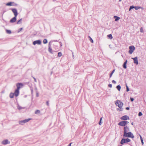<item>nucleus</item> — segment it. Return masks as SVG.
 <instances>
[{
  "instance_id": "nucleus-49",
  "label": "nucleus",
  "mask_w": 146,
  "mask_h": 146,
  "mask_svg": "<svg viewBox=\"0 0 146 146\" xmlns=\"http://www.w3.org/2000/svg\"><path fill=\"white\" fill-rule=\"evenodd\" d=\"M72 143H70L67 146H71V144Z\"/></svg>"
},
{
  "instance_id": "nucleus-39",
  "label": "nucleus",
  "mask_w": 146,
  "mask_h": 146,
  "mask_svg": "<svg viewBox=\"0 0 146 146\" xmlns=\"http://www.w3.org/2000/svg\"><path fill=\"white\" fill-rule=\"evenodd\" d=\"M130 100L131 102H133L134 100V99L133 98H130Z\"/></svg>"
},
{
  "instance_id": "nucleus-45",
  "label": "nucleus",
  "mask_w": 146,
  "mask_h": 146,
  "mask_svg": "<svg viewBox=\"0 0 146 146\" xmlns=\"http://www.w3.org/2000/svg\"><path fill=\"white\" fill-rule=\"evenodd\" d=\"M108 36H112V35L111 34L108 35Z\"/></svg>"
},
{
  "instance_id": "nucleus-3",
  "label": "nucleus",
  "mask_w": 146,
  "mask_h": 146,
  "mask_svg": "<svg viewBox=\"0 0 146 146\" xmlns=\"http://www.w3.org/2000/svg\"><path fill=\"white\" fill-rule=\"evenodd\" d=\"M129 122L127 121H122L119 122L118 125L122 126H125L127 123H129Z\"/></svg>"
},
{
  "instance_id": "nucleus-16",
  "label": "nucleus",
  "mask_w": 146,
  "mask_h": 146,
  "mask_svg": "<svg viewBox=\"0 0 146 146\" xmlns=\"http://www.w3.org/2000/svg\"><path fill=\"white\" fill-rule=\"evenodd\" d=\"M16 17L15 16L14 17L12 18L10 21V22L11 23H14L15 22L16 20Z\"/></svg>"
},
{
  "instance_id": "nucleus-15",
  "label": "nucleus",
  "mask_w": 146,
  "mask_h": 146,
  "mask_svg": "<svg viewBox=\"0 0 146 146\" xmlns=\"http://www.w3.org/2000/svg\"><path fill=\"white\" fill-rule=\"evenodd\" d=\"M48 51L50 53L53 54L52 50L51 48V44L50 42L48 44Z\"/></svg>"
},
{
  "instance_id": "nucleus-50",
  "label": "nucleus",
  "mask_w": 146,
  "mask_h": 146,
  "mask_svg": "<svg viewBox=\"0 0 146 146\" xmlns=\"http://www.w3.org/2000/svg\"><path fill=\"white\" fill-rule=\"evenodd\" d=\"M109 46L110 47H111L110 45H109Z\"/></svg>"
},
{
  "instance_id": "nucleus-7",
  "label": "nucleus",
  "mask_w": 146,
  "mask_h": 146,
  "mask_svg": "<svg viewBox=\"0 0 146 146\" xmlns=\"http://www.w3.org/2000/svg\"><path fill=\"white\" fill-rule=\"evenodd\" d=\"M115 104L117 106H118L119 108H121L123 105V103L119 100L117 101V102L115 103Z\"/></svg>"
},
{
  "instance_id": "nucleus-25",
  "label": "nucleus",
  "mask_w": 146,
  "mask_h": 146,
  "mask_svg": "<svg viewBox=\"0 0 146 146\" xmlns=\"http://www.w3.org/2000/svg\"><path fill=\"white\" fill-rule=\"evenodd\" d=\"M62 54L60 52H59L58 54V56L59 57H60L62 56Z\"/></svg>"
},
{
  "instance_id": "nucleus-48",
  "label": "nucleus",
  "mask_w": 146,
  "mask_h": 146,
  "mask_svg": "<svg viewBox=\"0 0 146 146\" xmlns=\"http://www.w3.org/2000/svg\"><path fill=\"white\" fill-rule=\"evenodd\" d=\"M36 96L37 97H38V93H37L36 94Z\"/></svg>"
},
{
  "instance_id": "nucleus-27",
  "label": "nucleus",
  "mask_w": 146,
  "mask_h": 146,
  "mask_svg": "<svg viewBox=\"0 0 146 146\" xmlns=\"http://www.w3.org/2000/svg\"><path fill=\"white\" fill-rule=\"evenodd\" d=\"M89 40L90 41V42H93V40L91 38V37H88Z\"/></svg>"
},
{
  "instance_id": "nucleus-26",
  "label": "nucleus",
  "mask_w": 146,
  "mask_h": 146,
  "mask_svg": "<svg viewBox=\"0 0 146 146\" xmlns=\"http://www.w3.org/2000/svg\"><path fill=\"white\" fill-rule=\"evenodd\" d=\"M123 66V67L124 68H125V69L126 68H127L126 64L124 63Z\"/></svg>"
},
{
  "instance_id": "nucleus-17",
  "label": "nucleus",
  "mask_w": 146,
  "mask_h": 146,
  "mask_svg": "<svg viewBox=\"0 0 146 146\" xmlns=\"http://www.w3.org/2000/svg\"><path fill=\"white\" fill-rule=\"evenodd\" d=\"M14 3L13 2H9L8 3H7L6 4V5L7 6H12V5H14Z\"/></svg>"
},
{
  "instance_id": "nucleus-13",
  "label": "nucleus",
  "mask_w": 146,
  "mask_h": 146,
  "mask_svg": "<svg viewBox=\"0 0 146 146\" xmlns=\"http://www.w3.org/2000/svg\"><path fill=\"white\" fill-rule=\"evenodd\" d=\"M133 60V62L134 63L137 65L138 64V61L137 59V57H136L134 58H132Z\"/></svg>"
},
{
  "instance_id": "nucleus-24",
  "label": "nucleus",
  "mask_w": 146,
  "mask_h": 146,
  "mask_svg": "<svg viewBox=\"0 0 146 146\" xmlns=\"http://www.w3.org/2000/svg\"><path fill=\"white\" fill-rule=\"evenodd\" d=\"M140 137L141 140V142L142 144V145H143V143H143V139H142V137H141V135H140Z\"/></svg>"
},
{
  "instance_id": "nucleus-28",
  "label": "nucleus",
  "mask_w": 146,
  "mask_h": 146,
  "mask_svg": "<svg viewBox=\"0 0 146 146\" xmlns=\"http://www.w3.org/2000/svg\"><path fill=\"white\" fill-rule=\"evenodd\" d=\"M43 42L44 44H46L47 43V40L46 39H44L43 40Z\"/></svg>"
},
{
  "instance_id": "nucleus-40",
  "label": "nucleus",
  "mask_w": 146,
  "mask_h": 146,
  "mask_svg": "<svg viewBox=\"0 0 146 146\" xmlns=\"http://www.w3.org/2000/svg\"><path fill=\"white\" fill-rule=\"evenodd\" d=\"M33 78H34V81L35 82H36L37 81H36V79L34 78V77H33Z\"/></svg>"
},
{
  "instance_id": "nucleus-11",
  "label": "nucleus",
  "mask_w": 146,
  "mask_h": 146,
  "mask_svg": "<svg viewBox=\"0 0 146 146\" xmlns=\"http://www.w3.org/2000/svg\"><path fill=\"white\" fill-rule=\"evenodd\" d=\"M9 143L10 142L7 139L4 140H3L2 142V143L3 145H5L8 144H9Z\"/></svg>"
},
{
  "instance_id": "nucleus-38",
  "label": "nucleus",
  "mask_w": 146,
  "mask_h": 146,
  "mask_svg": "<svg viewBox=\"0 0 146 146\" xmlns=\"http://www.w3.org/2000/svg\"><path fill=\"white\" fill-rule=\"evenodd\" d=\"M108 86L109 87L111 88L112 86V85L111 84H109L108 85Z\"/></svg>"
},
{
  "instance_id": "nucleus-21",
  "label": "nucleus",
  "mask_w": 146,
  "mask_h": 146,
  "mask_svg": "<svg viewBox=\"0 0 146 146\" xmlns=\"http://www.w3.org/2000/svg\"><path fill=\"white\" fill-rule=\"evenodd\" d=\"M40 113V111L39 110H36L35 112V113L36 114H39Z\"/></svg>"
},
{
  "instance_id": "nucleus-19",
  "label": "nucleus",
  "mask_w": 146,
  "mask_h": 146,
  "mask_svg": "<svg viewBox=\"0 0 146 146\" xmlns=\"http://www.w3.org/2000/svg\"><path fill=\"white\" fill-rule=\"evenodd\" d=\"M114 18H115V21H117L120 19L119 17H117L115 16L114 17Z\"/></svg>"
},
{
  "instance_id": "nucleus-51",
  "label": "nucleus",
  "mask_w": 146,
  "mask_h": 146,
  "mask_svg": "<svg viewBox=\"0 0 146 146\" xmlns=\"http://www.w3.org/2000/svg\"><path fill=\"white\" fill-rule=\"evenodd\" d=\"M109 46L110 47H111L110 45H109Z\"/></svg>"
},
{
  "instance_id": "nucleus-34",
  "label": "nucleus",
  "mask_w": 146,
  "mask_h": 146,
  "mask_svg": "<svg viewBox=\"0 0 146 146\" xmlns=\"http://www.w3.org/2000/svg\"><path fill=\"white\" fill-rule=\"evenodd\" d=\"M102 117L100 119V122H99V124L100 125H101V121H102Z\"/></svg>"
},
{
  "instance_id": "nucleus-8",
  "label": "nucleus",
  "mask_w": 146,
  "mask_h": 146,
  "mask_svg": "<svg viewBox=\"0 0 146 146\" xmlns=\"http://www.w3.org/2000/svg\"><path fill=\"white\" fill-rule=\"evenodd\" d=\"M123 130V134L129 132L130 131L129 127L127 126L124 127Z\"/></svg>"
},
{
  "instance_id": "nucleus-18",
  "label": "nucleus",
  "mask_w": 146,
  "mask_h": 146,
  "mask_svg": "<svg viewBox=\"0 0 146 146\" xmlns=\"http://www.w3.org/2000/svg\"><path fill=\"white\" fill-rule=\"evenodd\" d=\"M15 95L13 93H11L9 95L10 97L11 98H13L14 97V96Z\"/></svg>"
},
{
  "instance_id": "nucleus-41",
  "label": "nucleus",
  "mask_w": 146,
  "mask_h": 146,
  "mask_svg": "<svg viewBox=\"0 0 146 146\" xmlns=\"http://www.w3.org/2000/svg\"><path fill=\"white\" fill-rule=\"evenodd\" d=\"M46 103V105H47L48 106H49V103H48V101H47Z\"/></svg>"
},
{
  "instance_id": "nucleus-47",
  "label": "nucleus",
  "mask_w": 146,
  "mask_h": 146,
  "mask_svg": "<svg viewBox=\"0 0 146 146\" xmlns=\"http://www.w3.org/2000/svg\"><path fill=\"white\" fill-rule=\"evenodd\" d=\"M113 38V37H109L108 38L110 39H111Z\"/></svg>"
},
{
  "instance_id": "nucleus-44",
  "label": "nucleus",
  "mask_w": 146,
  "mask_h": 146,
  "mask_svg": "<svg viewBox=\"0 0 146 146\" xmlns=\"http://www.w3.org/2000/svg\"><path fill=\"white\" fill-rule=\"evenodd\" d=\"M120 108L118 109V110L119 111H121L122 110L121 108Z\"/></svg>"
},
{
  "instance_id": "nucleus-37",
  "label": "nucleus",
  "mask_w": 146,
  "mask_h": 146,
  "mask_svg": "<svg viewBox=\"0 0 146 146\" xmlns=\"http://www.w3.org/2000/svg\"><path fill=\"white\" fill-rule=\"evenodd\" d=\"M112 82L114 84H115L116 83V82L114 80H113L112 81Z\"/></svg>"
},
{
  "instance_id": "nucleus-36",
  "label": "nucleus",
  "mask_w": 146,
  "mask_h": 146,
  "mask_svg": "<svg viewBox=\"0 0 146 146\" xmlns=\"http://www.w3.org/2000/svg\"><path fill=\"white\" fill-rule=\"evenodd\" d=\"M140 31L141 32H143V29L142 27H141L140 29Z\"/></svg>"
},
{
  "instance_id": "nucleus-6",
  "label": "nucleus",
  "mask_w": 146,
  "mask_h": 146,
  "mask_svg": "<svg viewBox=\"0 0 146 146\" xmlns=\"http://www.w3.org/2000/svg\"><path fill=\"white\" fill-rule=\"evenodd\" d=\"M129 53L130 54H131L132 53L133 51L135 49V48L133 46H131L129 47Z\"/></svg>"
},
{
  "instance_id": "nucleus-32",
  "label": "nucleus",
  "mask_w": 146,
  "mask_h": 146,
  "mask_svg": "<svg viewBox=\"0 0 146 146\" xmlns=\"http://www.w3.org/2000/svg\"><path fill=\"white\" fill-rule=\"evenodd\" d=\"M142 115V113L141 112H139V114H138V115L139 116H141Z\"/></svg>"
},
{
  "instance_id": "nucleus-35",
  "label": "nucleus",
  "mask_w": 146,
  "mask_h": 146,
  "mask_svg": "<svg viewBox=\"0 0 146 146\" xmlns=\"http://www.w3.org/2000/svg\"><path fill=\"white\" fill-rule=\"evenodd\" d=\"M22 29H23L22 28H21L19 29L18 31V32H20L22 30Z\"/></svg>"
},
{
  "instance_id": "nucleus-1",
  "label": "nucleus",
  "mask_w": 146,
  "mask_h": 146,
  "mask_svg": "<svg viewBox=\"0 0 146 146\" xmlns=\"http://www.w3.org/2000/svg\"><path fill=\"white\" fill-rule=\"evenodd\" d=\"M123 136L125 137H131L132 138L134 137L133 134L130 132H129L123 134Z\"/></svg>"
},
{
  "instance_id": "nucleus-2",
  "label": "nucleus",
  "mask_w": 146,
  "mask_h": 146,
  "mask_svg": "<svg viewBox=\"0 0 146 146\" xmlns=\"http://www.w3.org/2000/svg\"><path fill=\"white\" fill-rule=\"evenodd\" d=\"M31 119L30 118H28L23 120L19 121V124L20 125H23L25 123L29 122Z\"/></svg>"
},
{
  "instance_id": "nucleus-20",
  "label": "nucleus",
  "mask_w": 146,
  "mask_h": 146,
  "mask_svg": "<svg viewBox=\"0 0 146 146\" xmlns=\"http://www.w3.org/2000/svg\"><path fill=\"white\" fill-rule=\"evenodd\" d=\"M17 108L19 110H21V109H24L25 108L22 107L19 105H18L17 106Z\"/></svg>"
},
{
  "instance_id": "nucleus-22",
  "label": "nucleus",
  "mask_w": 146,
  "mask_h": 146,
  "mask_svg": "<svg viewBox=\"0 0 146 146\" xmlns=\"http://www.w3.org/2000/svg\"><path fill=\"white\" fill-rule=\"evenodd\" d=\"M116 88H117V89L119 91L120 90H121V86L120 85H118V86H117Z\"/></svg>"
},
{
  "instance_id": "nucleus-4",
  "label": "nucleus",
  "mask_w": 146,
  "mask_h": 146,
  "mask_svg": "<svg viewBox=\"0 0 146 146\" xmlns=\"http://www.w3.org/2000/svg\"><path fill=\"white\" fill-rule=\"evenodd\" d=\"M130 141V140L128 138L123 139H121L120 143L121 144H123L125 143H126L129 142Z\"/></svg>"
},
{
  "instance_id": "nucleus-42",
  "label": "nucleus",
  "mask_w": 146,
  "mask_h": 146,
  "mask_svg": "<svg viewBox=\"0 0 146 146\" xmlns=\"http://www.w3.org/2000/svg\"><path fill=\"white\" fill-rule=\"evenodd\" d=\"M134 8H135V9L136 10H137V9H138L139 8H138L137 7H134Z\"/></svg>"
},
{
  "instance_id": "nucleus-23",
  "label": "nucleus",
  "mask_w": 146,
  "mask_h": 146,
  "mask_svg": "<svg viewBox=\"0 0 146 146\" xmlns=\"http://www.w3.org/2000/svg\"><path fill=\"white\" fill-rule=\"evenodd\" d=\"M115 70L114 69L113 70L112 72L111 73V74H110V78H111V76H112L113 74V73L114 72H115Z\"/></svg>"
},
{
  "instance_id": "nucleus-14",
  "label": "nucleus",
  "mask_w": 146,
  "mask_h": 146,
  "mask_svg": "<svg viewBox=\"0 0 146 146\" xmlns=\"http://www.w3.org/2000/svg\"><path fill=\"white\" fill-rule=\"evenodd\" d=\"M12 10L13 13H14L15 16V17H17L18 15L17 10L16 9H12Z\"/></svg>"
},
{
  "instance_id": "nucleus-30",
  "label": "nucleus",
  "mask_w": 146,
  "mask_h": 146,
  "mask_svg": "<svg viewBox=\"0 0 146 146\" xmlns=\"http://www.w3.org/2000/svg\"><path fill=\"white\" fill-rule=\"evenodd\" d=\"M126 91L127 92H128L129 90V88L128 87L127 85V84H126Z\"/></svg>"
},
{
  "instance_id": "nucleus-54",
  "label": "nucleus",
  "mask_w": 146,
  "mask_h": 146,
  "mask_svg": "<svg viewBox=\"0 0 146 146\" xmlns=\"http://www.w3.org/2000/svg\"><path fill=\"white\" fill-rule=\"evenodd\" d=\"M122 146V145H119V146Z\"/></svg>"
},
{
  "instance_id": "nucleus-9",
  "label": "nucleus",
  "mask_w": 146,
  "mask_h": 146,
  "mask_svg": "<svg viewBox=\"0 0 146 146\" xmlns=\"http://www.w3.org/2000/svg\"><path fill=\"white\" fill-rule=\"evenodd\" d=\"M41 43V41L40 40H38L34 41L33 42V44L35 45L36 44L40 45Z\"/></svg>"
},
{
  "instance_id": "nucleus-33",
  "label": "nucleus",
  "mask_w": 146,
  "mask_h": 146,
  "mask_svg": "<svg viewBox=\"0 0 146 146\" xmlns=\"http://www.w3.org/2000/svg\"><path fill=\"white\" fill-rule=\"evenodd\" d=\"M134 8V7L133 6H130L129 9V10L130 11L131 9Z\"/></svg>"
},
{
  "instance_id": "nucleus-12",
  "label": "nucleus",
  "mask_w": 146,
  "mask_h": 146,
  "mask_svg": "<svg viewBox=\"0 0 146 146\" xmlns=\"http://www.w3.org/2000/svg\"><path fill=\"white\" fill-rule=\"evenodd\" d=\"M15 96L16 97H17L18 96L19 94V91L18 89H16L14 93H13Z\"/></svg>"
},
{
  "instance_id": "nucleus-31",
  "label": "nucleus",
  "mask_w": 146,
  "mask_h": 146,
  "mask_svg": "<svg viewBox=\"0 0 146 146\" xmlns=\"http://www.w3.org/2000/svg\"><path fill=\"white\" fill-rule=\"evenodd\" d=\"M21 21H22V19H20L18 21V22H17V24H20V23L21 22Z\"/></svg>"
},
{
  "instance_id": "nucleus-5",
  "label": "nucleus",
  "mask_w": 146,
  "mask_h": 146,
  "mask_svg": "<svg viewBox=\"0 0 146 146\" xmlns=\"http://www.w3.org/2000/svg\"><path fill=\"white\" fill-rule=\"evenodd\" d=\"M23 84L22 83H17L16 84L17 89L19 90L21 88H23Z\"/></svg>"
},
{
  "instance_id": "nucleus-10",
  "label": "nucleus",
  "mask_w": 146,
  "mask_h": 146,
  "mask_svg": "<svg viewBox=\"0 0 146 146\" xmlns=\"http://www.w3.org/2000/svg\"><path fill=\"white\" fill-rule=\"evenodd\" d=\"M121 120H127L129 119V117L127 115H125L123 116L121 118Z\"/></svg>"
},
{
  "instance_id": "nucleus-52",
  "label": "nucleus",
  "mask_w": 146,
  "mask_h": 146,
  "mask_svg": "<svg viewBox=\"0 0 146 146\" xmlns=\"http://www.w3.org/2000/svg\"><path fill=\"white\" fill-rule=\"evenodd\" d=\"M121 0H119V1H121Z\"/></svg>"
},
{
  "instance_id": "nucleus-29",
  "label": "nucleus",
  "mask_w": 146,
  "mask_h": 146,
  "mask_svg": "<svg viewBox=\"0 0 146 146\" xmlns=\"http://www.w3.org/2000/svg\"><path fill=\"white\" fill-rule=\"evenodd\" d=\"M6 33L8 34H11V31L9 30H6Z\"/></svg>"
},
{
  "instance_id": "nucleus-43",
  "label": "nucleus",
  "mask_w": 146,
  "mask_h": 146,
  "mask_svg": "<svg viewBox=\"0 0 146 146\" xmlns=\"http://www.w3.org/2000/svg\"><path fill=\"white\" fill-rule=\"evenodd\" d=\"M129 108L128 107H127L126 108V109L127 110H129Z\"/></svg>"
},
{
  "instance_id": "nucleus-46",
  "label": "nucleus",
  "mask_w": 146,
  "mask_h": 146,
  "mask_svg": "<svg viewBox=\"0 0 146 146\" xmlns=\"http://www.w3.org/2000/svg\"><path fill=\"white\" fill-rule=\"evenodd\" d=\"M127 60H126L124 63L127 64Z\"/></svg>"
},
{
  "instance_id": "nucleus-53",
  "label": "nucleus",
  "mask_w": 146,
  "mask_h": 146,
  "mask_svg": "<svg viewBox=\"0 0 146 146\" xmlns=\"http://www.w3.org/2000/svg\"><path fill=\"white\" fill-rule=\"evenodd\" d=\"M131 124L133 125V123H131Z\"/></svg>"
}]
</instances>
